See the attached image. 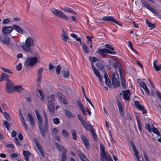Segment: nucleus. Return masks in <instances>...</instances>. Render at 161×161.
Segmentation results:
<instances>
[{"mask_svg": "<svg viewBox=\"0 0 161 161\" xmlns=\"http://www.w3.org/2000/svg\"><path fill=\"white\" fill-rule=\"evenodd\" d=\"M34 45V38L29 36L26 39L25 43L22 46V48L25 52L32 53L33 50L31 47H33Z\"/></svg>", "mask_w": 161, "mask_h": 161, "instance_id": "f257e3e1", "label": "nucleus"}, {"mask_svg": "<svg viewBox=\"0 0 161 161\" xmlns=\"http://www.w3.org/2000/svg\"><path fill=\"white\" fill-rule=\"evenodd\" d=\"M55 97L54 95L53 94L52 95L51 97H48V103L47 107L49 112L53 116H54L55 115V104L54 103Z\"/></svg>", "mask_w": 161, "mask_h": 161, "instance_id": "f03ea898", "label": "nucleus"}, {"mask_svg": "<svg viewBox=\"0 0 161 161\" xmlns=\"http://www.w3.org/2000/svg\"><path fill=\"white\" fill-rule=\"evenodd\" d=\"M38 59L36 57H28L24 63V65L27 67H32L35 66L37 63Z\"/></svg>", "mask_w": 161, "mask_h": 161, "instance_id": "7ed1b4c3", "label": "nucleus"}, {"mask_svg": "<svg viewBox=\"0 0 161 161\" xmlns=\"http://www.w3.org/2000/svg\"><path fill=\"white\" fill-rule=\"evenodd\" d=\"M51 11L55 16L58 18L67 20L68 17L61 11L53 8L51 9Z\"/></svg>", "mask_w": 161, "mask_h": 161, "instance_id": "20e7f679", "label": "nucleus"}, {"mask_svg": "<svg viewBox=\"0 0 161 161\" xmlns=\"http://www.w3.org/2000/svg\"><path fill=\"white\" fill-rule=\"evenodd\" d=\"M112 79L113 86L114 88H116L120 86V83L119 81V77L118 73H116V74L114 72L112 73Z\"/></svg>", "mask_w": 161, "mask_h": 161, "instance_id": "39448f33", "label": "nucleus"}, {"mask_svg": "<svg viewBox=\"0 0 161 161\" xmlns=\"http://www.w3.org/2000/svg\"><path fill=\"white\" fill-rule=\"evenodd\" d=\"M5 91L8 93H12L14 92V84L11 80H8L6 83Z\"/></svg>", "mask_w": 161, "mask_h": 161, "instance_id": "423d86ee", "label": "nucleus"}, {"mask_svg": "<svg viewBox=\"0 0 161 161\" xmlns=\"http://www.w3.org/2000/svg\"><path fill=\"white\" fill-rule=\"evenodd\" d=\"M36 116L38 121V126L40 131H46L45 129L44 126H43L42 125V119L40 115L39 112L37 110H35Z\"/></svg>", "mask_w": 161, "mask_h": 161, "instance_id": "0eeeda50", "label": "nucleus"}, {"mask_svg": "<svg viewBox=\"0 0 161 161\" xmlns=\"http://www.w3.org/2000/svg\"><path fill=\"white\" fill-rule=\"evenodd\" d=\"M101 20L110 21L113 22L121 26H122V25L119 21L116 20L114 18L111 16H106L103 17L102 19H101Z\"/></svg>", "mask_w": 161, "mask_h": 161, "instance_id": "6e6552de", "label": "nucleus"}, {"mask_svg": "<svg viewBox=\"0 0 161 161\" xmlns=\"http://www.w3.org/2000/svg\"><path fill=\"white\" fill-rule=\"evenodd\" d=\"M0 40L4 44L9 45L10 43L9 37L4 35H0Z\"/></svg>", "mask_w": 161, "mask_h": 161, "instance_id": "1a4fd4ad", "label": "nucleus"}, {"mask_svg": "<svg viewBox=\"0 0 161 161\" xmlns=\"http://www.w3.org/2000/svg\"><path fill=\"white\" fill-rule=\"evenodd\" d=\"M135 106L139 110L142 111L143 114H145L147 113V110L144 108L143 106L142 105L140 104V102L139 101H136L135 102Z\"/></svg>", "mask_w": 161, "mask_h": 161, "instance_id": "9d476101", "label": "nucleus"}, {"mask_svg": "<svg viewBox=\"0 0 161 161\" xmlns=\"http://www.w3.org/2000/svg\"><path fill=\"white\" fill-rule=\"evenodd\" d=\"M13 31L12 26H4L2 28V31L4 35H8Z\"/></svg>", "mask_w": 161, "mask_h": 161, "instance_id": "9b49d317", "label": "nucleus"}, {"mask_svg": "<svg viewBox=\"0 0 161 161\" xmlns=\"http://www.w3.org/2000/svg\"><path fill=\"white\" fill-rule=\"evenodd\" d=\"M81 138L83 142L86 149V150H89L90 146L87 138L84 135H82L81 136Z\"/></svg>", "mask_w": 161, "mask_h": 161, "instance_id": "f8f14e48", "label": "nucleus"}, {"mask_svg": "<svg viewBox=\"0 0 161 161\" xmlns=\"http://www.w3.org/2000/svg\"><path fill=\"white\" fill-rule=\"evenodd\" d=\"M13 30L16 31L18 33L23 34L25 31L19 25H12Z\"/></svg>", "mask_w": 161, "mask_h": 161, "instance_id": "ddd939ff", "label": "nucleus"}, {"mask_svg": "<svg viewBox=\"0 0 161 161\" xmlns=\"http://www.w3.org/2000/svg\"><path fill=\"white\" fill-rule=\"evenodd\" d=\"M97 52L99 53L103 54L105 53H108L110 54H116L115 52H111L109 50L106 48L100 49L98 50Z\"/></svg>", "mask_w": 161, "mask_h": 161, "instance_id": "4468645a", "label": "nucleus"}, {"mask_svg": "<svg viewBox=\"0 0 161 161\" xmlns=\"http://www.w3.org/2000/svg\"><path fill=\"white\" fill-rule=\"evenodd\" d=\"M59 100L65 104H67V102L65 96L61 92H58V93Z\"/></svg>", "mask_w": 161, "mask_h": 161, "instance_id": "2eb2a0df", "label": "nucleus"}, {"mask_svg": "<svg viewBox=\"0 0 161 161\" xmlns=\"http://www.w3.org/2000/svg\"><path fill=\"white\" fill-rule=\"evenodd\" d=\"M43 70V68H41L38 69L37 71V81L38 84L41 83L42 78V73Z\"/></svg>", "mask_w": 161, "mask_h": 161, "instance_id": "dca6fc26", "label": "nucleus"}, {"mask_svg": "<svg viewBox=\"0 0 161 161\" xmlns=\"http://www.w3.org/2000/svg\"><path fill=\"white\" fill-rule=\"evenodd\" d=\"M117 104L119 108V112L120 115L122 116H123L124 115V113L123 112V107L120 101L117 98Z\"/></svg>", "mask_w": 161, "mask_h": 161, "instance_id": "f3484780", "label": "nucleus"}, {"mask_svg": "<svg viewBox=\"0 0 161 161\" xmlns=\"http://www.w3.org/2000/svg\"><path fill=\"white\" fill-rule=\"evenodd\" d=\"M123 99L126 100H130V92L129 90L125 91H123Z\"/></svg>", "mask_w": 161, "mask_h": 161, "instance_id": "a211bd4d", "label": "nucleus"}, {"mask_svg": "<svg viewBox=\"0 0 161 161\" xmlns=\"http://www.w3.org/2000/svg\"><path fill=\"white\" fill-rule=\"evenodd\" d=\"M43 115L44 117L45 123H44V127L45 130H47L48 129V119L47 118V114L46 113L44 110H43Z\"/></svg>", "mask_w": 161, "mask_h": 161, "instance_id": "6ab92c4d", "label": "nucleus"}, {"mask_svg": "<svg viewBox=\"0 0 161 161\" xmlns=\"http://www.w3.org/2000/svg\"><path fill=\"white\" fill-rule=\"evenodd\" d=\"M145 128L148 131H158V130L157 128L154 127L153 125H150L149 123H147L145 124Z\"/></svg>", "mask_w": 161, "mask_h": 161, "instance_id": "aec40b11", "label": "nucleus"}, {"mask_svg": "<svg viewBox=\"0 0 161 161\" xmlns=\"http://www.w3.org/2000/svg\"><path fill=\"white\" fill-rule=\"evenodd\" d=\"M119 73L120 76L121 85L123 87L125 88L126 86L125 80L122 75V71L120 69Z\"/></svg>", "mask_w": 161, "mask_h": 161, "instance_id": "412c9836", "label": "nucleus"}, {"mask_svg": "<svg viewBox=\"0 0 161 161\" xmlns=\"http://www.w3.org/2000/svg\"><path fill=\"white\" fill-rule=\"evenodd\" d=\"M140 85L144 89L147 95H150V91L147 87V86L144 83L142 82L140 83Z\"/></svg>", "mask_w": 161, "mask_h": 161, "instance_id": "4be33fe9", "label": "nucleus"}, {"mask_svg": "<svg viewBox=\"0 0 161 161\" xmlns=\"http://www.w3.org/2000/svg\"><path fill=\"white\" fill-rule=\"evenodd\" d=\"M80 44L82 45V48L85 53H87L89 52V48L84 43H82L81 41L80 42Z\"/></svg>", "mask_w": 161, "mask_h": 161, "instance_id": "5701e85b", "label": "nucleus"}, {"mask_svg": "<svg viewBox=\"0 0 161 161\" xmlns=\"http://www.w3.org/2000/svg\"><path fill=\"white\" fill-rule=\"evenodd\" d=\"M157 60H156L153 62V65L155 70L158 71H160L161 69V64L157 65Z\"/></svg>", "mask_w": 161, "mask_h": 161, "instance_id": "b1692460", "label": "nucleus"}, {"mask_svg": "<svg viewBox=\"0 0 161 161\" xmlns=\"http://www.w3.org/2000/svg\"><path fill=\"white\" fill-rule=\"evenodd\" d=\"M112 66L115 69L118 68L119 71V69L121 70V68L119 67L120 64L119 62L118 61L116 60L114 61V63L112 64Z\"/></svg>", "mask_w": 161, "mask_h": 161, "instance_id": "393cba45", "label": "nucleus"}, {"mask_svg": "<svg viewBox=\"0 0 161 161\" xmlns=\"http://www.w3.org/2000/svg\"><path fill=\"white\" fill-rule=\"evenodd\" d=\"M62 39L64 42H67V40L69 39V37L64 30H62Z\"/></svg>", "mask_w": 161, "mask_h": 161, "instance_id": "a878e982", "label": "nucleus"}, {"mask_svg": "<svg viewBox=\"0 0 161 161\" xmlns=\"http://www.w3.org/2000/svg\"><path fill=\"white\" fill-rule=\"evenodd\" d=\"M23 153L26 161H29V158L31 155L30 153L28 151H23Z\"/></svg>", "mask_w": 161, "mask_h": 161, "instance_id": "bb28decb", "label": "nucleus"}, {"mask_svg": "<svg viewBox=\"0 0 161 161\" xmlns=\"http://www.w3.org/2000/svg\"><path fill=\"white\" fill-rule=\"evenodd\" d=\"M83 126L86 129H88L89 128L90 131H94L93 126L91 124H88L86 123L85 122L84 124L83 125Z\"/></svg>", "mask_w": 161, "mask_h": 161, "instance_id": "cd10ccee", "label": "nucleus"}, {"mask_svg": "<svg viewBox=\"0 0 161 161\" xmlns=\"http://www.w3.org/2000/svg\"><path fill=\"white\" fill-rule=\"evenodd\" d=\"M14 89L15 91L19 92H20L24 90L23 88H22L21 86L19 85H17L14 86Z\"/></svg>", "mask_w": 161, "mask_h": 161, "instance_id": "c85d7f7f", "label": "nucleus"}, {"mask_svg": "<svg viewBox=\"0 0 161 161\" xmlns=\"http://www.w3.org/2000/svg\"><path fill=\"white\" fill-rule=\"evenodd\" d=\"M28 117L29 118V119L30 121V122L31 125L32 126H34L35 124V123L34 122V119H33V117L32 116L31 114L30 113H28Z\"/></svg>", "mask_w": 161, "mask_h": 161, "instance_id": "c756f323", "label": "nucleus"}, {"mask_svg": "<svg viewBox=\"0 0 161 161\" xmlns=\"http://www.w3.org/2000/svg\"><path fill=\"white\" fill-rule=\"evenodd\" d=\"M79 155L83 161H89L87 158L85 156L84 154L81 152H80L79 153Z\"/></svg>", "mask_w": 161, "mask_h": 161, "instance_id": "7c9ffc66", "label": "nucleus"}, {"mask_svg": "<svg viewBox=\"0 0 161 161\" xmlns=\"http://www.w3.org/2000/svg\"><path fill=\"white\" fill-rule=\"evenodd\" d=\"M89 59L91 61V63H95L97 61H99V59L97 57H92L91 56H89Z\"/></svg>", "mask_w": 161, "mask_h": 161, "instance_id": "2f4dec72", "label": "nucleus"}, {"mask_svg": "<svg viewBox=\"0 0 161 161\" xmlns=\"http://www.w3.org/2000/svg\"><path fill=\"white\" fill-rule=\"evenodd\" d=\"M67 159V156L66 155V150L65 149L63 150L62 156L61 161H65Z\"/></svg>", "mask_w": 161, "mask_h": 161, "instance_id": "473e14b6", "label": "nucleus"}, {"mask_svg": "<svg viewBox=\"0 0 161 161\" xmlns=\"http://www.w3.org/2000/svg\"><path fill=\"white\" fill-rule=\"evenodd\" d=\"M100 156L101 157V160L103 159L106 160L108 157H107L105 152H100Z\"/></svg>", "mask_w": 161, "mask_h": 161, "instance_id": "72a5a7b5", "label": "nucleus"}, {"mask_svg": "<svg viewBox=\"0 0 161 161\" xmlns=\"http://www.w3.org/2000/svg\"><path fill=\"white\" fill-rule=\"evenodd\" d=\"M21 119V123L23 125V126L25 127V130H27L28 129L27 127L25 121V120L24 119V118L23 116H22L20 117Z\"/></svg>", "mask_w": 161, "mask_h": 161, "instance_id": "f704fd0d", "label": "nucleus"}, {"mask_svg": "<svg viewBox=\"0 0 161 161\" xmlns=\"http://www.w3.org/2000/svg\"><path fill=\"white\" fill-rule=\"evenodd\" d=\"M62 72L63 74V77L66 78H69V72L68 70H67L66 72L65 70H63L62 71Z\"/></svg>", "mask_w": 161, "mask_h": 161, "instance_id": "c9c22d12", "label": "nucleus"}, {"mask_svg": "<svg viewBox=\"0 0 161 161\" xmlns=\"http://www.w3.org/2000/svg\"><path fill=\"white\" fill-rule=\"evenodd\" d=\"M97 67L100 70L102 71L104 68V66L103 65L97 62L96 64Z\"/></svg>", "mask_w": 161, "mask_h": 161, "instance_id": "e433bc0d", "label": "nucleus"}, {"mask_svg": "<svg viewBox=\"0 0 161 161\" xmlns=\"http://www.w3.org/2000/svg\"><path fill=\"white\" fill-rule=\"evenodd\" d=\"M54 144L56 148L59 151H62V150H64V147L62 146L61 145H59V144L56 142H55L54 143Z\"/></svg>", "mask_w": 161, "mask_h": 161, "instance_id": "4c0bfd02", "label": "nucleus"}, {"mask_svg": "<svg viewBox=\"0 0 161 161\" xmlns=\"http://www.w3.org/2000/svg\"><path fill=\"white\" fill-rule=\"evenodd\" d=\"M61 9L65 11L70 13H75V12L74 11H73L69 8H61Z\"/></svg>", "mask_w": 161, "mask_h": 161, "instance_id": "58836bf2", "label": "nucleus"}, {"mask_svg": "<svg viewBox=\"0 0 161 161\" xmlns=\"http://www.w3.org/2000/svg\"><path fill=\"white\" fill-rule=\"evenodd\" d=\"M92 134L94 139L96 142H98L99 141V139L95 133V131H91Z\"/></svg>", "mask_w": 161, "mask_h": 161, "instance_id": "ea45409f", "label": "nucleus"}, {"mask_svg": "<svg viewBox=\"0 0 161 161\" xmlns=\"http://www.w3.org/2000/svg\"><path fill=\"white\" fill-rule=\"evenodd\" d=\"M131 145L133 151L135 152L134 154H138V153L136 150V146L134 143L132 142H131Z\"/></svg>", "mask_w": 161, "mask_h": 161, "instance_id": "a19ab883", "label": "nucleus"}, {"mask_svg": "<svg viewBox=\"0 0 161 161\" xmlns=\"http://www.w3.org/2000/svg\"><path fill=\"white\" fill-rule=\"evenodd\" d=\"M65 113L66 115L68 117H71L72 116V112H71L69 111L66 109H64Z\"/></svg>", "mask_w": 161, "mask_h": 161, "instance_id": "79ce46f5", "label": "nucleus"}, {"mask_svg": "<svg viewBox=\"0 0 161 161\" xmlns=\"http://www.w3.org/2000/svg\"><path fill=\"white\" fill-rule=\"evenodd\" d=\"M3 125L6 127L8 130L9 129L10 124L6 121H4L3 123Z\"/></svg>", "mask_w": 161, "mask_h": 161, "instance_id": "37998d69", "label": "nucleus"}, {"mask_svg": "<svg viewBox=\"0 0 161 161\" xmlns=\"http://www.w3.org/2000/svg\"><path fill=\"white\" fill-rule=\"evenodd\" d=\"M38 92L40 94V96L41 97L42 100V101H44V100L45 99V96H44V95L43 94L42 91L40 89H39L38 90Z\"/></svg>", "mask_w": 161, "mask_h": 161, "instance_id": "c03bdc74", "label": "nucleus"}, {"mask_svg": "<svg viewBox=\"0 0 161 161\" xmlns=\"http://www.w3.org/2000/svg\"><path fill=\"white\" fill-rule=\"evenodd\" d=\"M2 77H3V80H5L7 81H8V80H10L8 79V75L4 73H2Z\"/></svg>", "mask_w": 161, "mask_h": 161, "instance_id": "a18cd8bd", "label": "nucleus"}, {"mask_svg": "<svg viewBox=\"0 0 161 161\" xmlns=\"http://www.w3.org/2000/svg\"><path fill=\"white\" fill-rule=\"evenodd\" d=\"M70 35L72 37L75 38L76 41H79L80 42H81V38H78L76 35L74 33H71L70 34Z\"/></svg>", "mask_w": 161, "mask_h": 161, "instance_id": "49530a36", "label": "nucleus"}, {"mask_svg": "<svg viewBox=\"0 0 161 161\" xmlns=\"http://www.w3.org/2000/svg\"><path fill=\"white\" fill-rule=\"evenodd\" d=\"M146 22L147 25L149 27L152 28V29L154 28L155 27V25L154 24H152L151 23L148 21L147 20H146Z\"/></svg>", "mask_w": 161, "mask_h": 161, "instance_id": "de8ad7c7", "label": "nucleus"}, {"mask_svg": "<svg viewBox=\"0 0 161 161\" xmlns=\"http://www.w3.org/2000/svg\"><path fill=\"white\" fill-rule=\"evenodd\" d=\"M61 69V66L59 64L57 66L56 68V72L57 75H59L60 74Z\"/></svg>", "mask_w": 161, "mask_h": 161, "instance_id": "09e8293b", "label": "nucleus"}, {"mask_svg": "<svg viewBox=\"0 0 161 161\" xmlns=\"http://www.w3.org/2000/svg\"><path fill=\"white\" fill-rule=\"evenodd\" d=\"M3 115L7 120H10V115L8 113L5 112L3 113Z\"/></svg>", "mask_w": 161, "mask_h": 161, "instance_id": "8fccbe9b", "label": "nucleus"}, {"mask_svg": "<svg viewBox=\"0 0 161 161\" xmlns=\"http://www.w3.org/2000/svg\"><path fill=\"white\" fill-rule=\"evenodd\" d=\"M105 83L106 84V85L109 87H111V82L109 79V78H108V79H106L105 80Z\"/></svg>", "mask_w": 161, "mask_h": 161, "instance_id": "3c124183", "label": "nucleus"}, {"mask_svg": "<svg viewBox=\"0 0 161 161\" xmlns=\"http://www.w3.org/2000/svg\"><path fill=\"white\" fill-rule=\"evenodd\" d=\"M53 121L54 123L56 125H57L60 123L59 119L58 118H56L53 119Z\"/></svg>", "mask_w": 161, "mask_h": 161, "instance_id": "603ef678", "label": "nucleus"}, {"mask_svg": "<svg viewBox=\"0 0 161 161\" xmlns=\"http://www.w3.org/2000/svg\"><path fill=\"white\" fill-rule=\"evenodd\" d=\"M94 72L96 76L98 78L102 76L100 75V73L97 70L94 71Z\"/></svg>", "mask_w": 161, "mask_h": 161, "instance_id": "864d4df0", "label": "nucleus"}, {"mask_svg": "<svg viewBox=\"0 0 161 161\" xmlns=\"http://www.w3.org/2000/svg\"><path fill=\"white\" fill-rule=\"evenodd\" d=\"M106 47L108 49H110L111 50L114 51V47L111 46V45L108 44H106L105 45Z\"/></svg>", "mask_w": 161, "mask_h": 161, "instance_id": "5fc2aeb1", "label": "nucleus"}, {"mask_svg": "<svg viewBox=\"0 0 161 161\" xmlns=\"http://www.w3.org/2000/svg\"><path fill=\"white\" fill-rule=\"evenodd\" d=\"M1 69L3 70L5 72L9 73V74H12V72L9 69H7L6 68H4L2 67H1Z\"/></svg>", "mask_w": 161, "mask_h": 161, "instance_id": "6e6d98bb", "label": "nucleus"}, {"mask_svg": "<svg viewBox=\"0 0 161 161\" xmlns=\"http://www.w3.org/2000/svg\"><path fill=\"white\" fill-rule=\"evenodd\" d=\"M16 67L18 71H20L22 69V64L20 63L19 64L16 66Z\"/></svg>", "mask_w": 161, "mask_h": 161, "instance_id": "4d7b16f0", "label": "nucleus"}, {"mask_svg": "<svg viewBox=\"0 0 161 161\" xmlns=\"http://www.w3.org/2000/svg\"><path fill=\"white\" fill-rule=\"evenodd\" d=\"M100 147L101 152H105V147L102 144H100Z\"/></svg>", "mask_w": 161, "mask_h": 161, "instance_id": "13d9d810", "label": "nucleus"}, {"mask_svg": "<svg viewBox=\"0 0 161 161\" xmlns=\"http://www.w3.org/2000/svg\"><path fill=\"white\" fill-rule=\"evenodd\" d=\"M142 4L144 5V6L146 8H148L150 7L149 5L148 4H147L146 2H145V1H142Z\"/></svg>", "mask_w": 161, "mask_h": 161, "instance_id": "bf43d9fd", "label": "nucleus"}, {"mask_svg": "<svg viewBox=\"0 0 161 161\" xmlns=\"http://www.w3.org/2000/svg\"><path fill=\"white\" fill-rule=\"evenodd\" d=\"M72 134L73 136V139L75 140H76L77 137H76V131H72Z\"/></svg>", "mask_w": 161, "mask_h": 161, "instance_id": "052dcab7", "label": "nucleus"}, {"mask_svg": "<svg viewBox=\"0 0 161 161\" xmlns=\"http://www.w3.org/2000/svg\"><path fill=\"white\" fill-rule=\"evenodd\" d=\"M62 135L65 137H68L69 134L67 131H62Z\"/></svg>", "mask_w": 161, "mask_h": 161, "instance_id": "680f3d73", "label": "nucleus"}, {"mask_svg": "<svg viewBox=\"0 0 161 161\" xmlns=\"http://www.w3.org/2000/svg\"><path fill=\"white\" fill-rule=\"evenodd\" d=\"M16 144L19 146H20V142L19 140L17 138H15L14 139Z\"/></svg>", "mask_w": 161, "mask_h": 161, "instance_id": "e2e57ef3", "label": "nucleus"}, {"mask_svg": "<svg viewBox=\"0 0 161 161\" xmlns=\"http://www.w3.org/2000/svg\"><path fill=\"white\" fill-rule=\"evenodd\" d=\"M10 22V20L8 19H4L3 22V24H7L9 23Z\"/></svg>", "mask_w": 161, "mask_h": 161, "instance_id": "0e129e2a", "label": "nucleus"}, {"mask_svg": "<svg viewBox=\"0 0 161 161\" xmlns=\"http://www.w3.org/2000/svg\"><path fill=\"white\" fill-rule=\"evenodd\" d=\"M49 69L50 70H52L53 69L54 66L51 63H49Z\"/></svg>", "mask_w": 161, "mask_h": 161, "instance_id": "69168bd1", "label": "nucleus"}, {"mask_svg": "<svg viewBox=\"0 0 161 161\" xmlns=\"http://www.w3.org/2000/svg\"><path fill=\"white\" fill-rule=\"evenodd\" d=\"M11 157L12 158H14L18 157V155L15 153H13L11 155Z\"/></svg>", "mask_w": 161, "mask_h": 161, "instance_id": "338daca9", "label": "nucleus"}, {"mask_svg": "<svg viewBox=\"0 0 161 161\" xmlns=\"http://www.w3.org/2000/svg\"><path fill=\"white\" fill-rule=\"evenodd\" d=\"M156 93L159 99L161 100V93L159 91H157Z\"/></svg>", "mask_w": 161, "mask_h": 161, "instance_id": "774afa93", "label": "nucleus"}]
</instances>
